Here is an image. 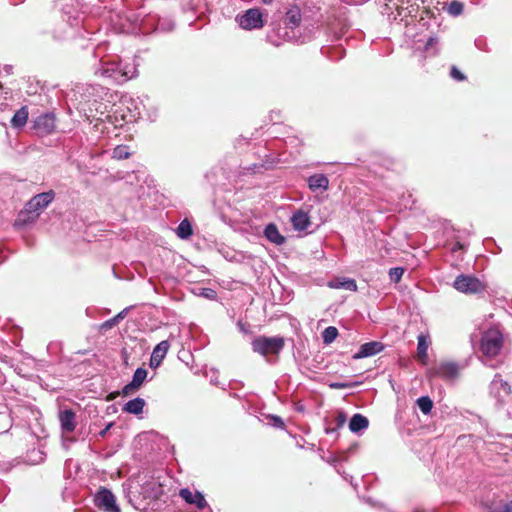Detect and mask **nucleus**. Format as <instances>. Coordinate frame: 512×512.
I'll list each match as a JSON object with an SVG mask.
<instances>
[{
  "label": "nucleus",
  "instance_id": "nucleus-15",
  "mask_svg": "<svg viewBox=\"0 0 512 512\" xmlns=\"http://www.w3.org/2000/svg\"><path fill=\"white\" fill-rule=\"evenodd\" d=\"M181 498H183L189 504H195L199 509H203L207 506V502L204 496L196 491L192 492L187 488L181 489L179 492Z\"/></svg>",
  "mask_w": 512,
  "mask_h": 512
},
{
  "label": "nucleus",
  "instance_id": "nucleus-3",
  "mask_svg": "<svg viewBox=\"0 0 512 512\" xmlns=\"http://www.w3.org/2000/svg\"><path fill=\"white\" fill-rule=\"evenodd\" d=\"M94 504L103 512H121L119 506L116 504V497L111 490L106 487H100L95 496Z\"/></svg>",
  "mask_w": 512,
  "mask_h": 512
},
{
  "label": "nucleus",
  "instance_id": "nucleus-37",
  "mask_svg": "<svg viewBox=\"0 0 512 512\" xmlns=\"http://www.w3.org/2000/svg\"><path fill=\"white\" fill-rule=\"evenodd\" d=\"M113 422L109 423L103 430L99 432V436L104 438L107 434V432L110 430V428L113 426Z\"/></svg>",
  "mask_w": 512,
  "mask_h": 512
},
{
  "label": "nucleus",
  "instance_id": "nucleus-38",
  "mask_svg": "<svg viewBox=\"0 0 512 512\" xmlns=\"http://www.w3.org/2000/svg\"><path fill=\"white\" fill-rule=\"evenodd\" d=\"M119 395H122V393H121V392H119V391L111 392V393L107 396L106 400H107V401H112V400H114L116 397H118Z\"/></svg>",
  "mask_w": 512,
  "mask_h": 512
},
{
  "label": "nucleus",
  "instance_id": "nucleus-23",
  "mask_svg": "<svg viewBox=\"0 0 512 512\" xmlns=\"http://www.w3.org/2000/svg\"><path fill=\"white\" fill-rule=\"evenodd\" d=\"M369 425V421L368 419L361 415V414H354L352 416V418L350 419V423H349V429L352 431V432H359L363 429H366Z\"/></svg>",
  "mask_w": 512,
  "mask_h": 512
},
{
  "label": "nucleus",
  "instance_id": "nucleus-39",
  "mask_svg": "<svg viewBox=\"0 0 512 512\" xmlns=\"http://www.w3.org/2000/svg\"><path fill=\"white\" fill-rule=\"evenodd\" d=\"M502 512H512V501L507 502L503 505Z\"/></svg>",
  "mask_w": 512,
  "mask_h": 512
},
{
  "label": "nucleus",
  "instance_id": "nucleus-29",
  "mask_svg": "<svg viewBox=\"0 0 512 512\" xmlns=\"http://www.w3.org/2000/svg\"><path fill=\"white\" fill-rule=\"evenodd\" d=\"M130 153L127 146L119 145L113 150V157L118 160L129 158Z\"/></svg>",
  "mask_w": 512,
  "mask_h": 512
},
{
  "label": "nucleus",
  "instance_id": "nucleus-27",
  "mask_svg": "<svg viewBox=\"0 0 512 512\" xmlns=\"http://www.w3.org/2000/svg\"><path fill=\"white\" fill-rule=\"evenodd\" d=\"M338 336V330L334 326H329L322 332V339L325 344L332 343Z\"/></svg>",
  "mask_w": 512,
  "mask_h": 512
},
{
  "label": "nucleus",
  "instance_id": "nucleus-25",
  "mask_svg": "<svg viewBox=\"0 0 512 512\" xmlns=\"http://www.w3.org/2000/svg\"><path fill=\"white\" fill-rule=\"evenodd\" d=\"M101 75L112 78L117 82H124L128 80V75L126 72L121 71L118 68H106L101 70Z\"/></svg>",
  "mask_w": 512,
  "mask_h": 512
},
{
  "label": "nucleus",
  "instance_id": "nucleus-12",
  "mask_svg": "<svg viewBox=\"0 0 512 512\" xmlns=\"http://www.w3.org/2000/svg\"><path fill=\"white\" fill-rule=\"evenodd\" d=\"M170 349V343L167 340H163L158 343L153 349L151 358H150V366L152 368H157L162 363L165 358L167 352Z\"/></svg>",
  "mask_w": 512,
  "mask_h": 512
},
{
  "label": "nucleus",
  "instance_id": "nucleus-41",
  "mask_svg": "<svg viewBox=\"0 0 512 512\" xmlns=\"http://www.w3.org/2000/svg\"><path fill=\"white\" fill-rule=\"evenodd\" d=\"M262 2H263L264 4H267V5H268V4H271V3L273 2V0H262Z\"/></svg>",
  "mask_w": 512,
  "mask_h": 512
},
{
  "label": "nucleus",
  "instance_id": "nucleus-30",
  "mask_svg": "<svg viewBox=\"0 0 512 512\" xmlns=\"http://www.w3.org/2000/svg\"><path fill=\"white\" fill-rule=\"evenodd\" d=\"M464 6L459 1H452L448 5V12L453 16H458L463 12Z\"/></svg>",
  "mask_w": 512,
  "mask_h": 512
},
{
  "label": "nucleus",
  "instance_id": "nucleus-34",
  "mask_svg": "<svg viewBox=\"0 0 512 512\" xmlns=\"http://www.w3.org/2000/svg\"><path fill=\"white\" fill-rule=\"evenodd\" d=\"M125 316H126V309L121 311V312H119L116 316L111 318L110 322L112 324H118L121 319L125 318Z\"/></svg>",
  "mask_w": 512,
  "mask_h": 512
},
{
  "label": "nucleus",
  "instance_id": "nucleus-14",
  "mask_svg": "<svg viewBox=\"0 0 512 512\" xmlns=\"http://www.w3.org/2000/svg\"><path fill=\"white\" fill-rule=\"evenodd\" d=\"M38 217V212H34V210L29 209L28 204H26L24 209L18 213L14 226L18 228L24 227L35 222Z\"/></svg>",
  "mask_w": 512,
  "mask_h": 512
},
{
  "label": "nucleus",
  "instance_id": "nucleus-21",
  "mask_svg": "<svg viewBox=\"0 0 512 512\" xmlns=\"http://www.w3.org/2000/svg\"><path fill=\"white\" fill-rule=\"evenodd\" d=\"M146 402L143 398L137 397L133 400L128 401L122 408L126 413L139 415L143 412Z\"/></svg>",
  "mask_w": 512,
  "mask_h": 512
},
{
  "label": "nucleus",
  "instance_id": "nucleus-7",
  "mask_svg": "<svg viewBox=\"0 0 512 512\" xmlns=\"http://www.w3.org/2000/svg\"><path fill=\"white\" fill-rule=\"evenodd\" d=\"M239 25L246 30L260 29L264 26L263 15L258 8L248 9L240 18Z\"/></svg>",
  "mask_w": 512,
  "mask_h": 512
},
{
  "label": "nucleus",
  "instance_id": "nucleus-32",
  "mask_svg": "<svg viewBox=\"0 0 512 512\" xmlns=\"http://www.w3.org/2000/svg\"><path fill=\"white\" fill-rule=\"evenodd\" d=\"M450 76L457 81L466 80V76L456 66L451 67Z\"/></svg>",
  "mask_w": 512,
  "mask_h": 512
},
{
  "label": "nucleus",
  "instance_id": "nucleus-36",
  "mask_svg": "<svg viewBox=\"0 0 512 512\" xmlns=\"http://www.w3.org/2000/svg\"><path fill=\"white\" fill-rule=\"evenodd\" d=\"M336 420H337V426L340 427L342 425H344V423L346 422V416L344 413L340 412L337 417H336Z\"/></svg>",
  "mask_w": 512,
  "mask_h": 512
},
{
  "label": "nucleus",
  "instance_id": "nucleus-17",
  "mask_svg": "<svg viewBox=\"0 0 512 512\" xmlns=\"http://www.w3.org/2000/svg\"><path fill=\"white\" fill-rule=\"evenodd\" d=\"M284 24L290 28H296L300 26L302 21L301 10L298 6H291L285 13Z\"/></svg>",
  "mask_w": 512,
  "mask_h": 512
},
{
  "label": "nucleus",
  "instance_id": "nucleus-4",
  "mask_svg": "<svg viewBox=\"0 0 512 512\" xmlns=\"http://www.w3.org/2000/svg\"><path fill=\"white\" fill-rule=\"evenodd\" d=\"M142 483L140 484L139 493L146 500H158L163 495V485L160 481L152 476H144L141 479Z\"/></svg>",
  "mask_w": 512,
  "mask_h": 512
},
{
  "label": "nucleus",
  "instance_id": "nucleus-40",
  "mask_svg": "<svg viewBox=\"0 0 512 512\" xmlns=\"http://www.w3.org/2000/svg\"><path fill=\"white\" fill-rule=\"evenodd\" d=\"M114 325H115V324H112V323L110 322V319H109L108 321H106V322L103 324V327H105V328H111V327H113Z\"/></svg>",
  "mask_w": 512,
  "mask_h": 512
},
{
  "label": "nucleus",
  "instance_id": "nucleus-6",
  "mask_svg": "<svg viewBox=\"0 0 512 512\" xmlns=\"http://www.w3.org/2000/svg\"><path fill=\"white\" fill-rule=\"evenodd\" d=\"M459 375V366L454 362L444 361L435 365L429 370L430 378H442L453 380Z\"/></svg>",
  "mask_w": 512,
  "mask_h": 512
},
{
  "label": "nucleus",
  "instance_id": "nucleus-9",
  "mask_svg": "<svg viewBox=\"0 0 512 512\" xmlns=\"http://www.w3.org/2000/svg\"><path fill=\"white\" fill-rule=\"evenodd\" d=\"M54 196L53 191L39 193L28 201V207L34 210V212H38V215H40L41 211L53 201Z\"/></svg>",
  "mask_w": 512,
  "mask_h": 512
},
{
  "label": "nucleus",
  "instance_id": "nucleus-22",
  "mask_svg": "<svg viewBox=\"0 0 512 512\" xmlns=\"http://www.w3.org/2000/svg\"><path fill=\"white\" fill-rule=\"evenodd\" d=\"M28 108L27 106L21 107L19 110L15 112L11 119V126L13 128H21L27 123L28 119Z\"/></svg>",
  "mask_w": 512,
  "mask_h": 512
},
{
  "label": "nucleus",
  "instance_id": "nucleus-2",
  "mask_svg": "<svg viewBox=\"0 0 512 512\" xmlns=\"http://www.w3.org/2000/svg\"><path fill=\"white\" fill-rule=\"evenodd\" d=\"M503 347V335L497 329L487 330L481 339L480 349L489 357L497 356Z\"/></svg>",
  "mask_w": 512,
  "mask_h": 512
},
{
  "label": "nucleus",
  "instance_id": "nucleus-19",
  "mask_svg": "<svg viewBox=\"0 0 512 512\" xmlns=\"http://www.w3.org/2000/svg\"><path fill=\"white\" fill-rule=\"evenodd\" d=\"M265 237L276 245H282L285 243L286 238L280 234L277 226L274 223H270L264 230Z\"/></svg>",
  "mask_w": 512,
  "mask_h": 512
},
{
  "label": "nucleus",
  "instance_id": "nucleus-8",
  "mask_svg": "<svg viewBox=\"0 0 512 512\" xmlns=\"http://www.w3.org/2000/svg\"><path fill=\"white\" fill-rule=\"evenodd\" d=\"M33 129L39 135H48L55 129V117L46 113L37 117L33 122Z\"/></svg>",
  "mask_w": 512,
  "mask_h": 512
},
{
  "label": "nucleus",
  "instance_id": "nucleus-10",
  "mask_svg": "<svg viewBox=\"0 0 512 512\" xmlns=\"http://www.w3.org/2000/svg\"><path fill=\"white\" fill-rule=\"evenodd\" d=\"M147 374H148V372L144 368L136 369V371L134 372L132 381L122 388V391H121L122 395L129 396L133 392L137 391L144 383V381L147 377Z\"/></svg>",
  "mask_w": 512,
  "mask_h": 512
},
{
  "label": "nucleus",
  "instance_id": "nucleus-28",
  "mask_svg": "<svg viewBox=\"0 0 512 512\" xmlns=\"http://www.w3.org/2000/svg\"><path fill=\"white\" fill-rule=\"evenodd\" d=\"M417 405L424 414H429L433 408V401L428 396L417 399Z\"/></svg>",
  "mask_w": 512,
  "mask_h": 512
},
{
  "label": "nucleus",
  "instance_id": "nucleus-18",
  "mask_svg": "<svg viewBox=\"0 0 512 512\" xmlns=\"http://www.w3.org/2000/svg\"><path fill=\"white\" fill-rule=\"evenodd\" d=\"M293 228L298 231L306 230L311 225V220L307 212L298 210L291 217Z\"/></svg>",
  "mask_w": 512,
  "mask_h": 512
},
{
  "label": "nucleus",
  "instance_id": "nucleus-26",
  "mask_svg": "<svg viewBox=\"0 0 512 512\" xmlns=\"http://www.w3.org/2000/svg\"><path fill=\"white\" fill-rule=\"evenodd\" d=\"M177 236L181 239H187L193 234V229L191 223L184 219L180 222L176 230Z\"/></svg>",
  "mask_w": 512,
  "mask_h": 512
},
{
  "label": "nucleus",
  "instance_id": "nucleus-20",
  "mask_svg": "<svg viewBox=\"0 0 512 512\" xmlns=\"http://www.w3.org/2000/svg\"><path fill=\"white\" fill-rule=\"evenodd\" d=\"M329 287L335 289H345L349 291H357V283L351 278H337L329 282Z\"/></svg>",
  "mask_w": 512,
  "mask_h": 512
},
{
  "label": "nucleus",
  "instance_id": "nucleus-13",
  "mask_svg": "<svg viewBox=\"0 0 512 512\" xmlns=\"http://www.w3.org/2000/svg\"><path fill=\"white\" fill-rule=\"evenodd\" d=\"M59 421L64 432L71 433L76 428V414L72 409L60 411Z\"/></svg>",
  "mask_w": 512,
  "mask_h": 512
},
{
  "label": "nucleus",
  "instance_id": "nucleus-33",
  "mask_svg": "<svg viewBox=\"0 0 512 512\" xmlns=\"http://www.w3.org/2000/svg\"><path fill=\"white\" fill-rule=\"evenodd\" d=\"M329 387L332 389H345L352 387V385L348 383L332 382L329 384Z\"/></svg>",
  "mask_w": 512,
  "mask_h": 512
},
{
  "label": "nucleus",
  "instance_id": "nucleus-35",
  "mask_svg": "<svg viewBox=\"0 0 512 512\" xmlns=\"http://www.w3.org/2000/svg\"><path fill=\"white\" fill-rule=\"evenodd\" d=\"M272 420H273L274 426L281 428V429H283L285 427V424L280 417L272 416Z\"/></svg>",
  "mask_w": 512,
  "mask_h": 512
},
{
  "label": "nucleus",
  "instance_id": "nucleus-11",
  "mask_svg": "<svg viewBox=\"0 0 512 512\" xmlns=\"http://www.w3.org/2000/svg\"><path fill=\"white\" fill-rule=\"evenodd\" d=\"M384 345L379 341H371L360 346L359 351L353 355L354 359L374 356L383 351Z\"/></svg>",
  "mask_w": 512,
  "mask_h": 512
},
{
  "label": "nucleus",
  "instance_id": "nucleus-24",
  "mask_svg": "<svg viewBox=\"0 0 512 512\" xmlns=\"http://www.w3.org/2000/svg\"><path fill=\"white\" fill-rule=\"evenodd\" d=\"M308 184L310 189L315 191L317 189H327L329 181L326 176L322 174H316L309 177Z\"/></svg>",
  "mask_w": 512,
  "mask_h": 512
},
{
  "label": "nucleus",
  "instance_id": "nucleus-5",
  "mask_svg": "<svg viewBox=\"0 0 512 512\" xmlns=\"http://www.w3.org/2000/svg\"><path fill=\"white\" fill-rule=\"evenodd\" d=\"M454 288L465 294H476L485 290V285L476 277L459 275L453 284Z\"/></svg>",
  "mask_w": 512,
  "mask_h": 512
},
{
  "label": "nucleus",
  "instance_id": "nucleus-31",
  "mask_svg": "<svg viewBox=\"0 0 512 512\" xmlns=\"http://www.w3.org/2000/svg\"><path fill=\"white\" fill-rule=\"evenodd\" d=\"M404 271L405 270L402 267L391 268L389 271V277H390L391 281L398 283L401 280V278L404 274Z\"/></svg>",
  "mask_w": 512,
  "mask_h": 512
},
{
  "label": "nucleus",
  "instance_id": "nucleus-16",
  "mask_svg": "<svg viewBox=\"0 0 512 512\" xmlns=\"http://www.w3.org/2000/svg\"><path fill=\"white\" fill-rule=\"evenodd\" d=\"M418 344H417V360L422 363L423 365L427 364L428 360V348L430 345V336L429 334H420L418 337Z\"/></svg>",
  "mask_w": 512,
  "mask_h": 512
},
{
  "label": "nucleus",
  "instance_id": "nucleus-1",
  "mask_svg": "<svg viewBox=\"0 0 512 512\" xmlns=\"http://www.w3.org/2000/svg\"><path fill=\"white\" fill-rule=\"evenodd\" d=\"M251 345L254 352L259 353L267 359L270 356L278 358L280 352L285 346V340L281 336H259L252 341Z\"/></svg>",
  "mask_w": 512,
  "mask_h": 512
}]
</instances>
